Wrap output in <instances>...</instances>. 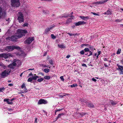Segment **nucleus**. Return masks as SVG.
<instances>
[{
  "label": "nucleus",
  "mask_w": 123,
  "mask_h": 123,
  "mask_svg": "<svg viewBox=\"0 0 123 123\" xmlns=\"http://www.w3.org/2000/svg\"><path fill=\"white\" fill-rule=\"evenodd\" d=\"M32 72H31L29 74V76H32Z\"/></svg>",
  "instance_id": "obj_56"
},
{
  "label": "nucleus",
  "mask_w": 123,
  "mask_h": 123,
  "mask_svg": "<svg viewBox=\"0 0 123 123\" xmlns=\"http://www.w3.org/2000/svg\"><path fill=\"white\" fill-rule=\"evenodd\" d=\"M89 55H88V56H90L91 55H92V52L90 50L89 51Z\"/></svg>",
  "instance_id": "obj_40"
},
{
  "label": "nucleus",
  "mask_w": 123,
  "mask_h": 123,
  "mask_svg": "<svg viewBox=\"0 0 123 123\" xmlns=\"http://www.w3.org/2000/svg\"><path fill=\"white\" fill-rule=\"evenodd\" d=\"M5 70H6V71L5 72L6 73V74L7 75L9 74V73L10 72V71H9L7 69Z\"/></svg>",
  "instance_id": "obj_37"
},
{
  "label": "nucleus",
  "mask_w": 123,
  "mask_h": 123,
  "mask_svg": "<svg viewBox=\"0 0 123 123\" xmlns=\"http://www.w3.org/2000/svg\"><path fill=\"white\" fill-rule=\"evenodd\" d=\"M66 96V95H64V94H63L62 95H60L59 96V97L61 98H62L64 96Z\"/></svg>",
  "instance_id": "obj_52"
},
{
  "label": "nucleus",
  "mask_w": 123,
  "mask_h": 123,
  "mask_svg": "<svg viewBox=\"0 0 123 123\" xmlns=\"http://www.w3.org/2000/svg\"><path fill=\"white\" fill-rule=\"evenodd\" d=\"M28 24L27 23H25L22 25L23 27H25V26L28 27Z\"/></svg>",
  "instance_id": "obj_33"
},
{
  "label": "nucleus",
  "mask_w": 123,
  "mask_h": 123,
  "mask_svg": "<svg viewBox=\"0 0 123 123\" xmlns=\"http://www.w3.org/2000/svg\"><path fill=\"white\" fill-rule=\"evenodd\" d=\"M80 17L83 20H87L89 18V17L88 16L85 17L84 16H80Z\"/></svg>",
  "instance_id": "obj_12"
},
{
  "label": "nucleus",
  "mask_w": 123,
  "mask_h": 123,
  "mask_svg": "<svg viewBox=\"0 0 123 123\" xmlns=\"http://www.w3.org/2000/svg\"><path fill=\"white\" fill-rule=\"evenodd\" d=\"M98 55H99L101 54V51H99L98 50L97 51Z\"/></svg>",
  "instance_id": "obj_51"
},
{
  "label": "nucleus",
  "mask_w": 123,
  "mask_h": 123,
  "mask_svg": "<svg viewBox=\"0 0 123 123\" xmlns=\"http://www.w3.org/2000/svg\"><path fill=\"white\" fill-rule=\"evenodd\" d=\"M15 98H12V99H10V101L11 102H12V101L14 100H15Z\"/></svg>",
  "instance_id": "obj_58"
},
{
  "label": "nucleus",
  "mask_w": 123,
  "mask_h": 123,
  "mask_svg": "<svg viewBox=\"0 0 123 123\" xmlns=\"http://www.w3.org/2000/svg\"><path fill=\"white\" fill-rule=\"evenodd\" d=\"M117 102H116L114 101H111L110 102V103L112 105H114L117 104Z\"/></svg>",
  "instance_id": "obj_15"
},
{
  "label": "nucleus",
  "mask_w": 123,
  "mask_h": 123,
  "mask_svg": "<svg viewBox=\"0 0 123 123\" xmlns=\"http://www.w3.org/2000/svg\"><path fill=\"white\" fill-rule=\"evenodd\" d=\"M104 65L105 67H106L108 66L106 63H104Z\"/></svg>",
  "instance_id": "obj_63"
},
{
  "label": "nucleus",
  "mask_w": 123,
  "mask_h": 123,
  "mask_svg": "<svg viewBox=\"0 0 123 123\" xmlns=\"http://www.w3.org/2000/svg\"><path fill=\"white\" fill-rule=\"evenodd\" d=\"M63 94H64V95H66H66L67 96V95H69V94H68V93H63Z\"/></svg>",
  "instance_id": "obj_62"
},
{
  "label": "nucleus",
  "mask_w": 123,
  "mask_h": 123,
  "mask_svg": "<svg viewBox=\"0 0 123 123\" xmlns=\"http://www.w3.org/2000/svg\"><path fill=\"white\" fill-rule=\"evenodd\" d=\"M6 13L3 8L0 6V19L6 17Z\"/></svg>",
  "instance_id": "obj_4"
},
{
  "label": "nucleus",
  "mask_w": 123,
  "mask_h": 123,
  "mask_svg": "<svg viewBox=\"0 0 123 123\" xmlns=\"http://www.w3.org/2000/svg\"><path fill=\"white\" fill-rule=\"evenodd\" d=\"M51 36L52 38L53 39H55L56 37V36H55L53 34H51Z\"/></svg>",
  "instance_id": "obj_38"
},
{
  "label": "nucleus",
  "mask_w": 123,
  "mask_h": 123,
  "mask_svg": "<svg viewBox=\"0 0 123 123\" xmlns=\"http://www.w3.org/2000/svg\"><path fill=\"white\" fill-rule=\"evenodd\" d=\"M33 78L34 77H33L29 78L27 80V81L28 82H31L33 80H34V79Z\"/></svg>",
  "instance_id": "obj_21"
},
{
  "label": "nucleus",
  "mask_w": 123,
  "mask_h": 123,
  "mask_svg": "<svg viewBox=\"0 0 123 123\" xmlns=\"http://www.w3.org/2000/svg\"><path fill=\"white\" fill-rule=\"evenodd\" d=\"M73 18H69L67 20L66 22V24H69L70 23V22L71 21H70V20H71L72 19H73Z\"/></svg>",
  "instance_id": "obj_20"
},
{
  "label": "nucleus",
  "mask_w": 123,
  "mask_h": 123,
  "mask_svg": "<svg viewBox=\"0 0 123 123\" xmlns=\"http://www.w3.org/2000/svg\"><path fill=\"white\" fill-rule=\"evenodd\" d=\"M64 115V113H62L59 114H58V116L57 117L56 119V120L59 118H61V117L62 116H63Z\"/></svg>",
  "instance_id": "obj_16"
},
{
  "label": "nucleus",
  "mask_w": 123,
  "mask_h": 123,
  "mask_svg": "<svg viewBox=\"0 0 123 123\" xmlns=\"http://www.w3.org/2000/svg\"><path fill=\"white\" fill-rule=\"evenodd\" d=\"M45 79L49 80L50 79V77L49 76H46L44 77V78Z\"/></svg>",
  "instance_id": "obj_27"
},
{
  "label": "nucleus",
  "mask_w": 123,
  "mask_h": 123,
  "mask_svg": "<svg viewBox=\"0 0 123 123\" xmlns=\"http://www.w3.org/2000/svg\"><path fill=\"white\" fill-rule=\"evenodd\" d=\"M44 78H40L38 79L37 81L38 82H40L44 80Z\"/></svg>",
  "instance_id": "obj_24"
},
{
  "label": "nucleus",
  "mask_w": 123,
  "mask_h": 123,
  "mask_svg": "<svg viewBox=\"0 0 123 123\" xmlns=\"http://www.w3.org/2000/svg\"><path fill=\"white\" fill-rule=\"evenodd\" d=\"M86 23L84 22V21H79L78 22L76 23L75 25L76 26H77L83 24H85Z\"/></svg>",
  "instance_id": "obj_11"
},
{
  "label": "nucleus",
  "mask_w": 123,
  "mask_h": 123,
  "mask_svg": "<svg viewBox=\"0 0 123 123\" xmlns=\"http://www.w3.org/2000/svg\"><path fill=\"white\" fill-rule=\"evenodd\" d=\"M11 55L7 53H3L0 54V57L4 58L6 59L10 57Z\"/></svg>",
  "instance_id": "obj_6"
},
{
  "label": "nucleus",
  "mask_w": 123,
  "mask_h": 123,
  "mask_svg": "<svg viewBox=\"0 0 123 123\" xmlns=\"http://www.w3.org/2000/svg\"><path fill=\"white\" fill-rule=\"evenodd\" d=\"M17 32L18 33V35L12 36L11 37H8L6 38L7 40L11 41H16L19 38H21L25 36V34L28 33L27 31L26 30L18 29Z\"/></svg>",
  "instance_id": "obj_1"
},
{
  "label": "nucleus",
  "mask_w": 123,
  "mask_h": 123,
  "mask_svg": "<svg viewBox=\"0 0 123 123\" xmlns=\"http://www.w3.org/2000/svg\"><path fill=\"white\" fill-rule=\"evenodd\" d=\"M92 80L94 81V82H96L97 80L96 79H95L94 78H92Z\"/></svg>",
  "instance_id": "obj_54"
},
{
  "label": "nucleus",
  "mask_w": 123,
  "mask_h": 123,
  "mask_svg": "<svg viewBox=\"0 0 123 123\" xmlns=\"http://www.w3.org/2000/svg\"><path fill=\"white\" fill-rule=\"evenodd\" d=\"M34 40V37H28L25 42V44L27 43L28 44H30Z\"/></svg>",
  "instance_id": "obj_5"
},
{
  "label": "nucleus",
  "mask_w": 123,
  "mask_h": 123,
  "mask_svg": "<svg viewBox=\"0 0 123 123\" xmlns=\"http://www.w3.org/2000/svg\"><path fill=\"white\" fill-rule=\"evenodd\" d=\"M47 102L46 100L44 99H40L38 102V105L42 104H46L47 103Z\"/></svg>",
  "instance_id": "obj_7"
},
{
  "label": "nucleus",
  "mask_w": 123,
  "mask_h": 123,
  "mask_svg": "<svg viewBox=\"0 0 123 123\" xmlns=\"http://www.w3.org/2000/svg\"><path fill=\"white\" fill-rule=\"evenodd\" d=\"M107 0H101V1L97 2L96 3V4H102L104 3L106 1H107Z\"/></svg>",
  "instance_id": "obj_13"
},
{
  "label": "nucleus",
  "mask_w": 123,
  "mask_h": 123,
  "mask_svg": "<svg viewBox=\"0 0 123 123\" xmlns=\"http://www.w3.org/2000/svg\"><path fill=\"white\" fill-rule=\"evenodd\" d=\"M111 11L110 10V11L108 10V15L111 14Z\"/></svg>",
  "instance_id": "obj_46"
},
{
  "label": "nucleus",
  "mask_w": 123,
  "mask_h": 123,
  "mask_svg": "<svg viewBox=\"0 0 123 123\" xmlns=\"http://www.w3.org/2000/svg\"><path fill=\"white\" fill-rule=\"evenodd\" d=\"M122 20H120L118 19H116L115 20V21L116 22H118L121 21Z\"/></svg>",
  "instance_id": "obj_45"
},
{
  "label": "nucleus",
  "mask_w": 123,
  "mask_h": 123,
  "mask_svg": "<svg viewBox=\"0 0 123 123\" xmlns=\"http://www.w3.org/2000/svg\"><path fill=\"white\" fill-rule=\"evenodd\" d=\"M14 60V62L12 63L11 64H10L8 66V67L10 68H11L12 69H13L14 68V67L16 66V64L15 62H16V61H14L15 60Z\"/></svg>",
  "instance_id": "obj_8"
},
{
  "label": "nucleus",
  "mask_w": 123,
  "mask_h": 123,
  "mask_svg": "<svg viewBox=\"0 0 123 123\" xmlns=\"http://www.w3.org/2000/svg\"><path fill=\"white\" fill-rule=\"evenodd\" d=\"M84 50V52H89L90 50L89 49L87 48H85Z\"/></svg>",
  "instance_id": "obj_29"
},
{
  "label": "nucleus",
  "mask_w": 123,
  "mask_h": 123,
  "mask_svg": "<svg viewBox=\"0 0 123 123\" xmlns=\"http://www.w3.org/2000/svg\"><path fill=\"white\" fill-rule=\"evenodd\" d=\"M82 65L83 66H85L86 67H87V66L85 64H82Z\"/></svg>",
  "instance_id": "obj_55"
},
{
  "label": "nucleus",
  "mask_w": 123,
  "mask_h": 123,
  "mask_svg": "<svg viewBox=\"0 0 123 123\" xmlns=\"http://www.w3.org/2000/svg\"><path fill=\"white\" fill-rule=\"evenodd\" d=\"M11 5L14 7H19L20 5L19 0H11Z\"/></svg>",
  "instance_id": "obj_3"
},
{
  "label": "nucleus",
  "mask_w": 123,
  "mask_h": 123,
  "mask_svg": "<svg viewBox=\"0 0 123 123\" xmlns=\"http://www.w3.org/2000/svg\"><path fill=\"white\" fill-rule=\"evenodd\" d=\"M67 34H68L71 37L73 36L74 37H75V36L77 35V33L76 34H72L70 33L69 32H67Z\"/></svg>",
  "instance_id": "obj_17"
},
{
  "label": "nucleus",
  "mask_w": 123,
  "mask_h": 123,
  "mask_svg": "<svg viewBox=\"0 0 123 123\" xmlns=\"http://www.w3.org/2000/svg\"><path fill=\"white\" fill-rule=\"evenodd\" d=\"M8 100H10V99H5L4 100V101L6 102H8Z\"/></svg>",
  "instance_id": "obj_50"
},
{
  "label": "nucleus",
  "mask_w": 123,
  "mask_h": 123,
  "mask_svg": "<svg viewBox=\"0 0 123 123\" xmlns=\"http://www.w3.org/2000/svg\"><path fill=\"white\" fill-rule=\"evenodd\" d=\"M5 89V88L4 87H3L2 88L0 87V92H2V90H4Z\"/></svg>",
  "instance_id": "obj_42"
},
{
  "label": "nucleus",
  "mask_w": 123,
  "mask_h": 123,
  "mask_svg": "<svg viewBox=\"0 0 123 123\" xmlns=\"http://www.w3.org/2000/svg\"><path fill=\"white\" fill-rule=\"evenodd\" d=\"M49 69L48 68H45L43 70V71L46 73L49 72Z\"/></svg>",
  "instance_id": "obj_25"
},
{
  "label": "nucleus",
  "mask_w": 123,
  "mask_h": 123,
  "mask_svg": "<svg viewBox=\"0 0 123 123\" xmlns=\"http://www.w3.org/2000/svg\"><path fill=\"white\" fill-rule=\"evenodd\" d=\"M70 57V55H67L66 57V58H69Z\"/></svg>",
  "instance_id": "obj_59"
},
{
  "label": "nucleus",
  "mask_w": 123,
  "mask_h": 123,
  "mask_svg": "<svg viewBox=\"0 0 123 123\" xmlns=\"http://www.w3.org/2000/svg\"><path fill=\"white\" fill-rule=\"evenodd\" d=\"M63 109V108H62L61 109H59V110H55V114H56V112L57 111H61Z\"/></svg>",
  "instance_id": "obj_36"
},
{
  "label": "nucleus",
  "mask_w": 123,
  "mask_h": 123,
  "mask_svg": "<svg viewBox=\"0 0 123 123\" xmlns=\"http://www.w3.org/2000/svg\"><path fill=\"white\" fill-rule=\"evenodd\" d=\"M40 74H41L43 76H44V75L42 73H41V72H39V73H38V75H40Z\"/></svg>",
  "instance_id": "obj_53"
},
{
  "label": "nucleus",
  "mask_w": 123,
  "mask_h": 123,
  "mask_svg": "<svg viewBox=\"0 0 123 123\" xmlns=\"http://www.w3.org/2000/svg\"><path fill=\"white\" fill-rule=\"evenodd\" d=\"M24 92H26L27 91V89L26 88V87L24 89Z\"/></svg>",
  "instance_id": "obj_48"
},
{
  "label": "nucleus",
  "mask_w": 123,
  "mask_h": 123,
  "mask_svg": "<svg viewBox=\"0 0 123 123\" xmlns=\"http://www.w3.org/2000/svg\"><path fill=\"white\" fill-rule=\"evenodd\" d=\"M91 14H93V15H98V14H97V13H94V12H91Z\"/></svg>",
  "instance_id": "obj_49"
},
{
  "label": "nucleus",
  "mask_w": 123,
  "mask_h": 123,
  "mask_svg": "<svg viewBox=\"0 0 123 123\" xmlns=\"http://www.w3.org/2000/svg\"><path fill=\"white\" fill-rule=\"evenodd\" d=\"M89 48L92 51H93L94 50H95V49L94 47L93 46L90 45L89 47Z\"/></svg>",
  "instance_id": "obj_22"
},
{
  "label": "nucleus",
  "mask_w": 123,
  "mask_h": 123,
  "mask_svg": "<svg viewBox=\"0 0 123 123\" xmlns=\"http://www.w3.org/2000/svg\"><path fill=\"white\" fill-rule=\"evenodd\" d=\"M43 13L44 14H47L49 13V11H48L43 10Z\"/></svg>",
  "instance_id": "obj_32"
},
{
  "label": "nucleus",
  "mask_w": 123,
  "mask_h": 123,
  "mask_svg": "<svg viewBox=\"0 0 123 123\" xmlns=\"http://www.w3.org/2000/svg\"><path fill=\"white\" fill-rule=\"evenodd\" d=\"M121 51V50L120 49H118L117 50V54H120V53Z\"/></svg>",
  "instance_id": "obj_41"
},
{
  "label": "nucleus",
  "mask_w": 123,
  "mask_h": 123,
  "mask_svg": "<svg viewBox=\"0 0 123 123\" xmlns=\"http://www.w3.org/2000/svg\"><path fill=\"white\" fill-rule=\"evenodd\" d=\"M10 100H8V102H7V103L8 104H10L11 105H12L13 104V103L12 102H10Z\"/></svg>",
  "instance_id": "obj_35"
},
{
  "label": "nucleus",
  "mask_w": 123,
  "mask_h": 123,
  "mask_svg": "<svg viewBox=\"0 0 123 123\" xmlns=\"http://www.w3.org/2000/svg\"><path fill=\"white\" fill-rule=\"evenodd\" d=\"M13 84H10L8 85V86H12Z\"/></svg>",
  "instance_id": "obj_61"
},
{
  "label": "nucleus",
  "mask_w": 123,
  "mask_h": 123,
  "mask_svg": "<svg viewBox=\"0 0 123 123\" xmlns=\"http://www.w3.org/2000/svg\"><path fill=\"white\" fill-rule=\"evenodd\" d=\"M77 86V84H73L72 85H71L70 86V87L71 88L75 87Z\"/></svg>",
  "instance_id": "obj_26"
},
{
  "label": "nucleus",
  "mask_w": 123,
  "mask_h": 123,
  "mask_svg": "<svg viewBox=\"0 0 123 123\" xmlns=\"http://www.w3.org/2000/svg\"><path fill=\"white\" fill-rule=\"evenodd\" d=\"M34 69V68H30L27 70V71L30 70H33Z\"/></svg>",
  "instance_id": "obj_60"
},
{
  "label": "nucleus",
  "mask_w": 123,
  "mask_h": 123,
  "mask_svg": "<svg viewBox=\"0 0 123 123\" xmlns=\"http://www.w3.org/2000/svg\"><path fill=\"white\" fill-rule=\"evenodd\" d=\"M58 46L59 48L61 49L64 48H65V46L63 44H58Z\"/></svg>",
  "instance_id": "obj_18"
},
{
  "label": "nucleus",
  "mask_w": 123,
  "mask_h": 123,
  "mask_svg": "<svg viewBox=\"0 0 123 123\" xmlns=\"http://www.w3.org/2000/svg\"><path fill=\"white\" fill-rule=\"evenodd\" d=\"M50 31L49 28H47L46 29L44 33L46 34H47L48 32Z\"/></svg>",
  "instance_id": "obj_23"
},
{
  "label": "nucleus",
  "mask_w": 123,
  "mask_h": 123,
  "mask_svg": "<svg viewBox=\"0 0 123 123\" xmlns=\"http://www.w3.org/2000/svg\"><path fill=\"white\" fill-rule=\"evenodd\" d=\"M69 15H68V14H66V15H62V16H61V17H65V18H66V17H68V16H69Z\"/></svg>",
  "instance_id": "obj_34"
},
{
  "label": "nucleus",
  "mask_w": 123,
  "mask_h": 123,
  "mask_svg": "<svg viewBox=\"0 0 123 123\" xmlns=\"http://www.w3.org/2000/svg\"><path fill=\"white\" fill-rule=\"evenodd\" d=\"M104 60L105 61H108L107 59L106 58H105Z\"/></svg>",
  "instance_id": "obj_64"
},
{
  "label": "nucleus",
  "mask_w": 123,
  "mask_h": 123,
  "mask_svg": "<svg viewBox=\"0 0 123 123\" xmlns=\"http://www.w3.org/2000/svg\"><path fill=\"white\" fill-rule=\"evenodd\" d=\"M117 65L118 66V68L117 69L118 70H120L121 71L123 70V66L119 65L118 64H117Z\"/></svg>",
  "instance_id": "obj_14"
},
{
  "label": "nucleus",
  "mask_w": 123,
  "mask_h": 123,
  "mask_svg": "<svg viewBox=\"0 0 123 123\" xmlns=\"http://www.w3.org/2000/svg\"><path fill=\"white\" fill-rule=\"evenodd\" d=\"M6 70H4L1 73V75L4 77L6 76Z\"/></svg>",
  "instance_id": "obj_19"
},
{
  "label": "nucleus",
  "mask_w": 123,
  "mask_h": 123,
  "mask_svg": "<svg viewBox=\"0 0 123 123\" xmlns=\"http://www.w3.org/2000/svg\"><path fill=\"white\" fill-rule=\"evenodd\" d=\"M5 49L8 51H11L14 50L13 46H9L6 47Z\"/></svg>",
  "instance_id": "obj_9"
},
{
  "label": "nucleus",
  "mask_w": 123,
  "mask_h": 123,
  "mask_svg": "<svg viewBox=\"0 0 123 123\" xmlns=\"http://www.w3.org/2000/svg\"><path fill=\"white\" fill-rule=\"evenodd\" d=\"M89 45L88 44H82L81 45V47H83V46H88Z\"/></svg>",
  "instance_id": "obj_47"
},
{
  "label": "nucleus",
  "mask_w": 123,
  "mask_h": 123,
  "mask_svg": "<svg viewBox=\"0 0 123 123\" xmlns=\"http://www.w3.org/2000/svg\"><path fill=\"white\" fill-rule=\"evenodd\" d=\"M18 20L20 23L23 22L24 21V16L23 13L21 11L19 12L17 14Z\"/></svg>",
  "instance_id": "obj_2"
},
{
  "label": "nucleus",
  "mask_w": 123,
  "mask_h": 123,
  "mask_svg": "<svg viewBox=\"0 0 123 123\" xmlns=\"http://www.w3.org/2000/svg\"><path fill=\"white\" fill-rule=\"evenodd\" d=\"M26 86H25V84L24 83H23L22 84L21 86V87L22 88H23L25 87H26Z\"/></svg>",
  "instance_id": "obj_30"
},
{
  "label": "nucleus",
  "mask_w": 123,
  "mask_h": 123,
  "mask_svg": "<svg viewBox=\"0 0 123 123\" xmlns=\"http://www.w3.org/2000/svg\"><path fill=\"white\" fill-rule=\"evenodd\" d=\"M120 74H123V70L121 71Z\"/></svg>",
  "instance_id": "obj_57"
},
{
  "label": "nucleus",
  "mask_w": 123,
  "mask_h": 123,
  "mask_svg": "<svg viewBox=\"0 0 123 123\" xmlns=\"http://www.w3.org/2000/svg\"><path fill=\"white\" fill-rule=\"evenodd\" d=\"M33 78L34 79V80H36L37 78L40 77L37 76H33Z\"/></svg>",
  "instance_id": "obj_31"
},
{
  "label": "nucleus",
  "mask_w": 123,
  "mask_h": 123,
  "mask_svg": "<svg viewBox=\"0 0 123 123\" xmlns=\"http://www.w3.org/2000/svg\"><path fill=\"white\" fill-rule=\"evenodd\" d=\"M85 52L84 50H82L80 51V53L81 55H83L84 54Z\"/></svg>",
  "instance_id": "obj_39"
},
{
  "label": "nucleus",
  "mask_w": 123,
  "mask_h": 123,
  "mask_svg": "<svg viewBox=\"0 0 123 123\" xmlns=\"http://www.w3.org/2000/svg\"><path fill=\"white\" fill-rule=\"evenodd\" d=\"M86 104L87 106L90 107L94 108V106L93 104L90 102H86Z\"/></svg>",
  "instance_id": "obj_10"
},
{
  "label": "nucleus",
  "mask_w": 123,
  "mask_h": 123,
  "mask_svg": "<svg viewBox=\"0 0 123 123\" xmlns=\"http://www.w3.org/2000/svg\"><path fill=\"white\" fill-rule=\"evenodd\" d=\"M60 78L61 79V80H62L63 81L64 80V79L63 78V76H61L60 77Z\"/></svg>",
  "instance_id": "obj_44"
},
{
  "label": "nucleus",
  "mask_w": 123,
  "mask_h": 123,
  "mask_svg": "<svg viewBox=\"0 0 123 123\" xmlns=\"http://www.w3.org/2000/svg\"><path fill=\"white\" fill-rule=\"evenodd\" d=\"M49 62L50 63V64H51V65H53V60H50L49 61Z\"/></svg>",
  "instance_id": "obj_43"
},
{
  "label": "nucleus",
  "mask_w": 123,
  "mask_h": 123,
  "mask_svg": "<svg viewBox=\"0 0 123 123\" xmlns=\"http://www.w3.org/2000/svg\"><path fill=\"white\" fill-rule=\"evenodd\" d=\"M13 48L14 50L15 49H20V47L19 46H13Z\"/></svg>",
  "instance_id": "obj_28"
}]
</instances>
